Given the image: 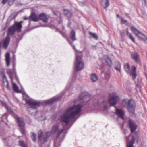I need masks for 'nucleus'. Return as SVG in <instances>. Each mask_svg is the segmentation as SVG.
<instances>
[{"mask_svg":"<svg viewBox=\"0 0 147 147\" xmlns=\"http://www.w3.org/2000/svg\"><path fill=\"white\" fill-rule=\"evenodd\" d=\"M82 107V105L79 104L67 109L65 112L63 114L61 117L62 121L65 122L67 125L70 120L80 113Z\"/></svg>","mask_w":147,"mask_h":147,"instance_id":"1","label":"nucleus"},{"mask_svg":"<svg viewBox=\"0 0 147 147\" xmlns=\"http://www.w3.org/2000/svg\"><path fill=\"white\" fill-rule=\"evenodd\" d=\"M7 118L6 115H3L2 116V121L1 122L0 125V136H2V140L5 145H6L9 146V142H10L11 141L10 140V137H8V136H7L5 135V134H1V131L4 130L5 129L4 127V125H5L6 124L5 123L3 122V118L6 119Z\"/></svg>","mask_w":147,"mask_h":147,"instance_id":"2","label":"nucleus"},{"mask_svg":"<svg viewBox=\"0 0 147 147\" xmlns=\"http://www.w3.org/2000/svg\"><path fill=\"white\" fill-rule=\"evenodd\" d=\"M23 98L26 101V103L30 106V107H28V110L29 111L30 109H36L40 105V102H37L34 100L30 98L27 95H24Z\"/></svg>","mask_w":147,"mask_h":147,"instance_id":"3","label":"nucleus"},{"mask_svg":"<svg viewBox=\"0 0 147 147\" xmlns=\"http://www.w3.org/2000/svg\"><path fill=\"white\" fill-rule=\"evenodd\" d=\"M49 137V132H46L45 135L43 134L42 130H39L38 132V143L39 144H42L47 141Z\"/></svg>","mask_w":147,"mask_h":147,"instance_id":"4","label":"nucleus"},{"mask_svg":"<svg viewBox=\"0 0 147 147\" xmlns=\"http://www.w3.org/2000/svg\"><path fill=\"white\" fill-rule=\"evenodd\" d=\"M74 70L76 72L81 70L83 69L84 65L82 61V58L80 56L76 54L75 61V62Z\"/></svg>","mask_w":147,"mask_h":147,"instance_id":"5","label":"nucleus"},{"mask_svg":"<svg viewBox=\"0 0 147 147\" xmlns=\"http://www.w3.org/2000/svg\"><path fill=\"white\" fill-rule=\"evenodd\" d=\"M16 63L15 61H13V71L12 70L8 69L7 70V73L8 74L10 78L11 79V81H12L13 79V78L14 77L16 80L18 82L20 83L19 79L18 76L17 75L16 72V69L15 68Z\"/></svg>","mask_w":147,"mask_h":147,"instance_id":"6","label":"nucleus"},{"mask_svg":"<svg viewBox=\"0 0 147 147\" xmlns=\"http://www.w3.org/2000/svg\"><path fill=\"white\" fill-rule=\"evenodd\" d=\"M131 29L134 33L141 40L147 43V38L143 33L140 32L134 26L131 27Z\"/></svg>","mask_w":147,"mask_h":147,"instance_id":"7","label":"nucleus"},{"mask_svg":"<svg viewBox=\"0 0 147 147\" xmlns=\"http://www.w3.org/2000/svg\"><path fill=\"white\" fill-rule=\"evenodd\" d=\"M124 69L127 73L130 75H132L133 77V79H135L136 76V68L134 66H132L131 67L132 70L130 71V66L128 63L125 64L124 65Z\"/></svg>","mask_w":147,"mask_h":147,"instance_id":"8","label":"nucleus"},{"mask_svg":"<svg viewBox=\"0 0 147 147\" xmlns=\"http://www.w3.org/2000/svg\"><path fill=\"white\" fill-rule=\"evenodd\" d=\"M19 127L20 128V131L23 135L25 134V130L24 127L25 125V123L22 118L18 117L17 115H15Z\"/></svg>","mask_w":147,"mask_h":147,"instance_id":"9","label":"nucleus"},{"mask_svg":"<svg viewBox=\"0 0 147 147\" xmlns=\"http://www.w3.org/2000/svg\"><path fill=\"white\" fill-rule=\"evenodd\" d=\"M119 97L115 93L110 94L109 98V102L111 106L116 104L118 102Z\"/></svg>","mask_w":147,"mask_h":147,"instance_id":"10","label":"nucleus"},{"mask_svg":"<svg viewBox=\"0 0 147 147\" xmlns=\"http://www.w3.org/2000/svg\"><path fill=\"white\" fill-rule=\"evenodd\" d=\"M126 105L128 111L130 113L134 114L135 112V106L134 101L131 99L126 103Z\"/></svg>","mask_w":147,"mask_h":147,"instance_id":"11","label":"nucleus"},{"mask_svg":"<svg viewBox=\"0 0 147 147\" xmlns=\"http://www.w3.org/2000/svg\"><path fill=\"white\" fill-rule=\"evenodd\" d=\"M128 126L130 129L131 133H133L135 131L137 128V125L134 121L129 119L128 121Z\"/></svg>","mask_w":147,"mask_h":147,"instance_id":"12","label":"nucleus"},{"mask_svg":"<svg viewBox=\"0 0 147 147\" xmlns=\"http://www.w3.org/2000/svg\"><path fill=\"white\" fill-rule=\"evenodd\" d=\"M90 99L89 94L86 93H82L80 94L78 99V100H82L83 102H86Z\"/></svg>","mask_w":147,"mask_h":147,"instance_id":"13","label":"nucleus"},{"mask_svg":"<svg viewBox=\"0 0 147 147\" xmlns=\"http://www.w3.org/2000/svg\"><path fill=\"white\" fill-rule=\"evenodd\" d=\"M115 113L119 117L121 118L123 120L124 119V115L125 113L122 109L116 108Z\"/></svg>","mask_w":147,"mask_h":147,"instance_id":"14","label":"nucleus"},{"mask_svg":"<svg viewBox=\"0 0 147 147\" xmlns=\"http://www.w3.org/2000/svg\"><path fill=\"white\" fill-rule=\"evenodd\" d=\"M131 58L136 63L140 64L141 61L139 55L138 53L135 52L132 54Z\"/></svg>","mask_w":147,"mask_h":147,"instance_id":"15","label":"nucleus"},{"mask_svg":"<svg viewBox=\"0 0 147 147\" xmlns=\"http://www.w3.org/2000/svg\"><path fill=\"white\" fill-rule=\"evenodd\" d=\"M61 99V97L60 96L54 97L48 100H45L44 102L47 104H51Z\"/></svg>","mask_w":147,"mask_h":147,"instance_id":"16","label":"nucleus"},{"mask_svg":"<svg viewBox=\"0 0 147 147\" xmlns=\"http://www.w3.org/2000/svg\"><path fill=\"white\" fill-rule=\"evenodd\" d=\"M38 19L42 20L45 23H47L48 22V16L45 13H41L39 15Z\"/></svg>","mask_w":147,"mask_h":147,"instance_id":"17","label":"nucleus"},{"mask_svg":"<svg viewBox=\"0 0 147 147\" xmlns=\"http://www.w3.org/2000/svg\"><path fill=\"white\" fill-rule=\"evenodd\" d=\"M16 30V31L18 32H20L21 31V28H22V25L19 24L18 22H15L14 24L13 25Z\"/></svg>","mask_w":147,"mask_h":147,"instance_id":"18","label":"nucleus"},{"mask_svg":"<svg viewBox=\"0 0 147 147\" xmlns=\"http://www.w3.org/2000/svg\"><path fill=\"white\" fill-rule=\"evenodd\" d=\"M100 3L105 9L107 8L109 6V2L108 0H101Z\"/></svg>","mask_w":147,"mask_h":147,"instance_id":"19","label":"nucleus"},{"mask_svg":"<svg viewBox=\"0 0 147 147\" xmlns=\"http://www.w3.org/2000/svg\"><path fill=\"white\" fill-rule=\"evenodd\" d=\"M16 31V30L14 27V26L12 25L9 28L8 34V35H13L15 34Z\"/></svg>","mask_w":147,"mask_h":147,"instance_id":"20","label":"nucleus"},{"mask_svg":"<svg viewBox=\"0 0 147 147\" xmlns=\"http://www.w3.org/2000/svg\"><path fill=\"white\" fill-rule=\"evenodd\" d=\"M60 33L61 35L64 38H65L66 40L73 47V48L74 49H75V46L74 45H73V43L72 42H71L68 38L67 37V35L65 33L62 32H59Z\"/></svg>","mask_w":147,"mask_h":147,"instance_id":"21","label":"nucleus"},{"mask_svg":"<svg viewBox=\"0 0 147 147\" xmlns=\"http://www.w3.org/2000/svg\"><path fill=\"white\" fill-rule=\"evenodd\" d=\"M38 18L36 15L34 13H32L29 18L30 20L35 22L38 21Z\"/></svg>","mask_w":147,"mask_h":147,"instance_id":"22","label":"nucleus"},{"mask_svg":"<svg viewBox=\"0 0 147 147\" xmlns=\"http://www.w3.org/2000/svg\"><path fill=\"white\" fill-rule=\"evenodd\" d=\"M6 65L8 66L10 65V55L9 52H7L5 55Z\"/></svg>","mask_w":147,"mask_h":147,"instance_id":"23","label":"nucleus"},{"mask_svg":"<svg viewBox=\"0 0 147 147\" xmlns=\"http://www.w3.org/2000/svg\"><path fill=\"white\" fill-rule=\"evenodd\" d=\"M10 38L8 36H7L3 42V47L5 49L7 48L10 42Z\"/></svg>","mask_w":147,"mask_h":147,"instance_id":"24","label":"nucleus"},{"mask_svg":"<svg viewBox=\"0 0 147 147\" xmlns=\"http://www.w3.org/2000/svg\"><path fill=\"white\" fill-rule=\"evenodd\" d=\"M75 34V32L74 30H72L70 32L69 37L72 41H74L76 40Z\"/></svg>","mask_w":147,"mask_h":147,"instance_id":"25","label":"nucleus"},{"mask_svg":"<svg viewBox=\"0 0 147 147\" xmlns=\"http://www.w3.org/2000/svg\"><path fill=\"white\" fill-rule=\"evenodd\" d=\"M64 12L65 16L68 18L71 17L73 15L72 11L69 10L65 9Z\"/></svg>","mask_w":147,"mask_h":147,"instance_id":"26","label":"nucleus"},{"mask_svg":"<svg viewBox=\"0 0 147 147\" xmlns=\"http://www.w3.org/2000/svg\"><path fill=\"white\" fill-rule=\"evenodd\" d=\"M135 139V136H133L131 142L127 143V147H134L133 146V144L134 143Z\"/></svg>","mask_w":147,"mask_h":147,"instance_id":"27","label":"nucleus"},{"mask_svg":"<svg viewBox=\"0 0 147 147\" xmlns=\"http://www.w3.org/2000/svg\"><path fill=\"white\" fill-rule=\"evenodd\" d=\"M135 139V136H133L131 142L127 143V147H134L133 146V144L134 143Z\"/></svg>","mask_w":147,"mask_h":147,"instance_id":"28","label":"nucleus"},{"mask_svg":"<svg viewBox=\"0 0 147 147\" xmlns=\"http://www.w3.org/2000/svg\"><path fill=\"white\" fill-rule=\"evenodd\" d=\"M90 78L91 81L93 82H96L98 79L97 76L95 74H91L90 75Z\"/></svg>","mask_w":147,"mask_h":147,"instance_id":"29","label":"nucleus"},{"mask_svg":"<svg viewBox=\"0 0 147 147\" xmlns=\"http://www.w3.org/2000/svg\"><path fill=\"white\" fill-rule=\"evenodd\" d=\"M121 66L120 64L118 62H115V65L114 66L115 68L119 72H121Z\"/></svg>","mask_w":147,"mask_h":147,"instance_id":"30","label":"nucleus"},{"mask_svg":"<svg viewBox=\"0 0 147 147\" xmlns=\"http://www.w3.org/2000/svg\"><path fill=\"white\" fill-rule=\"evenodd\" d=\"M126 34L129 38L131 39L134 43H135V41L134 38L133 37L132 35L129 32L128 30H127Z\"/></svg>","mask_w":147,"mask_h":147,"instance_id":"31","label":"nucleus"},{"mask_svg":"<svg viewBox=\"0 0 147 147\" xmlns=\"http://www.w3.org/2000/svg\"><path fill=\"white\" fill-rule=\"evenodd\" d=\"M105 61L109 66L110 67H111L112 66V62L109 57L107 56L105 59Z\"/></svg>","mask_w":147,"mask_h":147,"instance_id":"32","label":"nucleus"},{"mask_svg":"<svg viewBox=\"0 0 147 147\" xmlns=\"http://www.w3.org/2000/svg\"><path fill=\"white\" fill-rule=\"evenodd\" d=\"M59 129V125H56L53 126L51 129V131L53 133H56L57 132Z\"/></svg>","mask_w":147,"mask_h":147,"instance_id":"33","label":"nucleus"},{"mask_svg":"<svg viewBox=\"0 0 147 147\" xmlns=\"http://www.w3.org/2000/svg\"><path fill=\"white\" fill-rule=\"evenodd\" d=\"M3 82H5V83L7 84V88L8 90H10L9 86V82L8 81L5 75H4L3 77Z\"/></svg>","mask_w":147,"mask_h":147,"instance_id":"34","label":"nucleus"},{"mask_svg":"<svg viewBox=\"0 0 147 147\" xmlns=\"http://www.w3.org/2000/svg\"><path fill=\"white\" fill-rule=\"evenodd\" d=\"M14 91L17 93L20 92L18 87L15 83H12Z\"/></svg>","mask_w":147,"mask_h":147,"instance_id":"35","label":"nucleus"},{"mask_svg":"<svg viewBox=\"0 0 147 147\" xmlns=\"http://www.w3.org/2000/svg\"><path fill=\"white\" fill-rule=\"evenodd\" d=\"M19 145L21 147H26L27 146L23 140H20L19 142Z\"/></svg>","mask_w":147,"mask_h":147,"instance_id":"36","label":"nucleus"},{"mask_svg":"<svg viewBox=\"0 0 147 147\" xmlns=\"http://www.w3.org/2000/svg\"><path fill=\"white\" fill-rule=\"evenodd\" d=\"M89 34L92 36V37L95 39L97 40L98 39V37L97 34L95 33H93L91 32H89Z\"/></svg>","mask_w":147,"mask_h":147,"instance_id":"37","label":"nucleus"},{"mask_svg":"<svg viewBox=\"0 0 147 147\" xmlns=\"http://www.w3.org/2000/svg\"><path fill=\"white\" fill-rule=\"evenodd\" d=\"M31 134H32L31 135V138L34 142H35L36 141V134L33 132H31Z\"/></svg>","mask_w":147,"mask_h":147,"instance_id":"38","label":"nucleus"},{"mask_svg":"<svg viewBox=\"0 0 147 147\" xmlns=\"http://www.w3.org/2000/svg\"><path fill=\"white\" fill-rule=\"evenodd\" d=\"M2 104L3 105L5 106L8 111L11 110V108L5 102H2Z\"/></svg>","mask_w":147,"mask_h":147,"instance_id":"39","label":"nucleus"},{"mask_svg":"<svg viewBox=\"0 0 147 147\" xmlns=\"http://www.w3.org/2000/svg\"><path fill=\"white\" fill-rule=\"evenodd\" d=\"M64 131V129H62L61 131L59 132L58 133V134H57V138H56V139L57 140L58 139V138L59 137V136H60V135Z\"/></svg>","mask_w":147,"mask_h":147,"instance_id":"40","label":"nucleus"},{"mask_svg":"<svg viewBox=\"0 0 147 147\" xmlns=\"http://www.w3.org/2000/svg\"><path fill=\"white\" fill-rule=\"evenodd\" d=\"M121 22L123 24H125L127 22V20L124 19L123 18L121 17Z\"/></svg>","mask_w":147,"mask_h":147,"instance_id":"41","label":"nucleus"},{"mask_svg":"<svg viewBox=\"0 0 147 147\" xmlns=\"http://www.w3.org/2000/svg\"><path fill=\"white\" fill-rule=\"evenodd\" d=\"M15 0H9L8 3L10 5H12L14 2Z\"/></svg>","mask_w":147,"mask_h":147,"instance_id":"42","label":"nucleus"},{"mask_svg":"<svg viewBox=\"0 0 147 147\" xmlns=\"http://www.w3.org/2000/svg\"><path fill=\"white\" fill-rule=\"evenodd\" d=\"M58 145L59 146H60L59 144H58L57 142L55 141L54 143V147H58Z\"/></svg>","mask_w":147,"mask_h":147,"instance_id":"43","label":"nucleus"},{"mask_svg":"<svg viewBox=\"0 0 147 147\" xmlns=\"http://www.w3.org/2000/svg\"><path fill=\"white\" fill-rule=\"evenodd\" d=\"M7 1V0H3L2 1V3L3 4H5L6 3Z\"/></svg>","mask_w":147,"mask_h":147,"instance_id":"44","label":"nucleus"},{"mask_svg":"<svg viewBox=\"0 0 147 147\" xmlns=\"http://www.w3.org/2000/svg\"><path fill=\"white\" fill-rule=\"evenodd\" d=\"M79 4L81 6H83L84 5V3L82 2H79Z\"/></svg>","mask_w":147,"mask_h":147,"instance_id":"45","label":"nucleus"},{"mask_svg":"<svg viewBox=\"0 0 147 147\" xmlns=\"http://www.w3.org/2000/svg\"><path fill=\"white\" fill-rule=\"evenodd\" d=\"M105 76L106 78H108L109 77V75L108 74H105Z\"/></svg>","mask_w":147,"mask_h":147,"instance_id":"46","label":"nucleus"},{"mask_svg":"<svg viewBox=\"0 0 147 147\" xmlns=\"http://www.w3.org/2000/svg\"><path fill=\"white\" fill-rule=\"evenodd\" d=\"M23 19H24V20H27L28 18L26 17H23Z\"/></svg>","mask_w":147,"mask_h":147,"instance_id":"47","label":"nucleus"},{"mask_svg":"<svg viewBox=\"0 0 147 147\" xmlns=\"http://www.w3.org/2000/svg\"><path fill=\"white\" fill-rule=\"evenodd\" d=\"M13 61H16V60H15V55H13Z\"/></svg>","mask_w":147,"mask_h":147,"instance_id":"48","label":"nucleus"},{"mask_svg":"<svg viewBox=\"0 0 147 147\" xmlns=\"http://www.w3.org/2000/svg\"><path fill=\"white\" fill-rule=\"evenodd\" d=\"M124 33H125V30H123L122 31V32H121V34H122V35L123 34H124Z\"/></svg>","mask_w":147,"mask_h":147,"instance_id":"49","label":"nucleus"},{"mask_svg":"<svg viewBox=\"0 0 147 147\" xmlns=\"http://www.w3.org/2000/svg\"><path fill=\"white\" fill-rule=\"evenodd\" d=\"M23 22L22 21H20L19 22H18L19 24H21Z\"/></svg>","mask_w":147,"mask_h":147,"instance_id":"50","label":"nucleus"},{"mask_svg":"<svg viewBox=\"0 0 147 147\" xmlns=\"http://www.w3.org/2000/svg\"><path fill=\"white\" fill-rule=\"evenodd\" d=\"M117 16L118 17L120 18V19H121V17H120V16L119 14L117 15Z\"/></svg>","mask_w":147,"mask_h":147,"instance_id":"51","label":"nucleus"},{"mask_svg":"<svg viewBox=\"0 0 147 147\" xmlns=\"http://www.w3.org/2000/svg\"><path fill=\"white\" fill-rule=\"evenodd\" d=\"M136 87H138L139 86L138 84H137L136 85Z\"/></svg>","mask_w":147,"mask_h":147,"instance_id":"52","label":"nucleus"},{"mask_svg":"<svg viewBox=\"0 0 147 147\" xmlns=\"http://www.w3.org/2000/svg\"><path fill=\"white\" fill-rule=\"evenodd\" d=\"M144 0V3L145 4L146 3V0Z\"/></svg>","mask_w":147,"mask_h":147,"instance_id":"53","label":"nucleus"},{"mask_svg":"<svg viewBox=\"0 0 147 147\" xmlns=\"http://www.w3.org/2000/svg\"><path fill=\"white\" fill-rule=\"evenodd\" d=\"M71 24V23L70 22L69 23H68V26H69L70 25V24Z\"/></svg>","mask_w":147,"mask_h":147,"instance_id":"54","label":"nucleus"},{"mask_svg":"<svg viewBox=\"0 0 147 147\" xmlns=\"http://www.w3.org/2000/svg\"><path fill=\"white\" fill-rule=\"evenodd\" d=\"M73 77L74 78H76V76H74Z\"/></svg>","mask_w":147,"mask_h":147,"instance_id":"55","label":"nucleus"},{"mask_svg":"<svg viewBox=\"0 0 147 147\" xmlns=\"http://www.w3.org/2000/svg\"><path fill=\"white\" fill-rule=\"evenodd\" d=\"M106 106H105L104 107H105V109H106Z\"/></svg>","mask_w":147,"mask_h":147,"instance_id":"56","label":"nucleus"},{"mask_svg":"<svg viewBox=\"0 0 147 147\" xmlns=\"http://www.w3.org/2000/svg\"><path fill=\"white\" fill-rule=\"evenodd\" d=\"M39 26H37L36 27V28H37V27H39Z\"/></svg>","mask_w":147,"mask_h":147,"instance_id":"57","label":"nucleus"},{"mask_svg":"<svg viewBox=\"0 0 147 147\" xmlns=\"http://www.w3.org/2000/svg\"><path fill=\"white\" fill-rule=\"evenodd\" d=\"M63 29H64V27L63 26Z\"/></svg>","mask_w":147,"mask_h":147,"instance_id":"58","label":"nucleus"},{"mask_svg":"<svg viewBox=\"0 0 147 147\" xmlns=\"http://www.w3.org/2000/svg\"><path fill=\"white\" fill-rule=\"evenodd\" d=\"M6 28V27L3 29V30H5V29Z\"/></svg>","mask_w":147,"mask_h":147,"instance_id":"59","label":"nucleus"},{"mask_svg":"<svg viewBox=\"0 0 147 147\" xmlns=\"http://www.w3.org/2000/svg\"><path fill=\"white\" fill-rule=\"evenodd\" d=\"M15 15L16 16V14L15 13ZM16 16H15V17Z\"/></svg>","mask_w":147,"mask_h":147,"instance_id":"60","label":"nucleus"}]
</instances>
